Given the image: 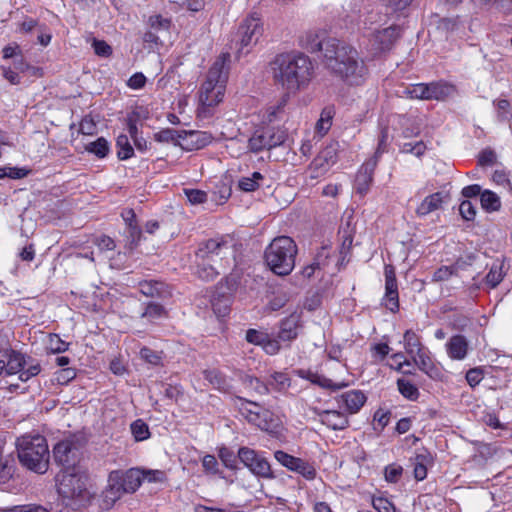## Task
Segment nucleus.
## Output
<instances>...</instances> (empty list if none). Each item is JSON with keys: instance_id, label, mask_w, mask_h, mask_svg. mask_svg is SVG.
Returning <instances> with one entry per match:
<instances>
[{"instance_id": "nucleus-1", "label": "nucleus", "mask_w": 512, "mask_h": 512, "mask_svg": "<svg viewBox=\"0 0 512 512\" xmlns=\"http://www.w3.org/2000/svg\"><path fill=\"white\" fill-rule=\"evenodd\" d=\"M325 34L319 29L308 30L300 36L299 45L311 53L323 52L326 68L346 85H363L369 70L357 50L338 39H325Z\"/></svg>"}, {"instance_id": "nucleus-2", "label": "nucleus", "mask_w": 512, "mask_h": 512, "mask_svg": "<svg viewBox=\"0 0 512 512\" xmlns=\"http://www.w3.org/2000/svg\"><path fill=\"white\" fill-rule=\"evenodd\" d=\"M271 70L275 84L285 91L286 97L308 88L315 76L312 60L302 52L276 55Z\"/></svg>"}, {"instance_id": "nucleus-3", "label": "nucleus", "mask_w": 512, "mask_h": 512, "mask_svg": "<svg viewBox=\"0 0 512 512\" xmlns=\"http://www.w3.org/2000/svg\"><path fill=\"white\" fill-rule=\"evenodd\" d=\"M230 53L222 52L208 69L198 91L199 103L196 109L198 118L213 116L215 108L224 100L229 77Z\"/></svg>"}, {"instance_id": "nucleus-4", "label": "nucleus", "mask_w": 512, "mask_h": 512, "mask_svg": "<svg viewBox=\"0 0 512 512\" xmlns=\"http://www.w3.org/2000/svg\"><path fill=\"white\" fill-rule=\"evenodd\" d=\"M20 463L27 469L44 474L49 467L47 440L40 434H25L16 440Z\"/></svg>"}, {"instance_id": "nucleus-5", "label": "nucleus", "mask_w": 512, "mask_h": 512, "mask_svg": "<svg viewBox=\"0 0 512 512\" xmlns=\"http://www.w3.org/2000/svg\"><path fill=\"white\" fill-rule=\"evenodd\" d=\"M297 252V245L291 237L278 236L266 247L264 259L274 274L287 276L295 267Z\"/></svg>"}, {"instance_id": "nucleus-6", "label": "nucleus", "mask_w": 512, "mask_h": 512, "mask_svg": "<svg viewBox=\"0 0 512 512\" xmlns=\"http://www.w3.org/2000/svg\"><path fill=\"white\" fill-rule=\"evenodd\" d=\"M56 486L59 495L69 502L67 506L75 505L77 509L85 507L91 498L86 487V476L77 471V468L61 469L56 475Z\"/></svg>"}, {"instance_id": "nucleus-7", "label": "nucleus", "mask_w": 512, "mask_h": 512, "mask_svg": "<svg viewBox=\"0 0 512 512\" xmlns=\"http://www.w3.org/2000/svg\"><path fill=\"white\" fill-rule=\"evenodd\" d=\"M236 239L233 235L224 234L201 242L196 251L198 260L212 261L220 267L228 264V256L235 253Z\"/></svg>"}, {"instance_id": "nucleus-8", "label": "nucleus", "mask_w": 512, "mask_h": 512, "mask_svg": "<svg viewBox=\"0 0 512 512\" xmlns=\"http://www.w3.org/2000/svg\"><path fill=\"white\" fill-rule=\"evenodd\" d=\"M240 401L239 412L246 421L262 431L269 433L276 432L279 427V418L269 409L259 403L238 397Z\"/></svg>"}, {"instance_id": "nucleus-9", "label": "nucleus", "mask_w": 512, "mask_h": 512, "mask_svg": "<svg viewBox=\"0 0 512 512\" xmlns=\"http://www.w3.org/2000/svg\"><path fill=\"white\" fill-rule=\"evenodd\" d=\"M286 139L287 133L284 129L263 123L253 131L247 147L250 152L259 153L282 145Z\"/></svg>"}, {"instance_id": "nucleus-10", "label": "nucleus", "mask_w": 512, "mask_h": 512, "mask_svg": "<svg viewBox=\"0 0 512 512\" xmlns=\"http://www.w3.org/2000/svg\"><path fill=\"white\" fill-rule=\"evenodd\" d=\"M239 283V278L231 274L216 285L212 294L211 305L218 317H224L229 314L232 299Z\"/></svg>"}, {"instance_id": "nucleus-11", "label": "nucleus", "mask_w": 512, "mask_h": 512, "mask_svg": "<svg viewBox=\"0 0 512 512\" xmlns=\"http://www.w3.org/2000/svg\"><path fill=\"white\" fill-rule=\"evenodd\" d=\"M455 91V86L445 81L417 83L411 85V87L407 89V93L410 98L437 101L446 100Z\"/></svg>"}, {"instance_id": "nucleus-12", "label": "nucleus", "mask_w": 512, "mask_h": 512, "mask_svg": "<svg viewBox=\"0 0 512 512\" xmlns=\"http://www.w3.org/2000/svg\"><path fill=\"white\" fill-rule=\"evenodd\" d=\"M264 32L263 22L257 13H251L240 23L237 30V37L240 48L237 57H240L242 50L258 43Z\"/></svg>"}, {"instance_id": "nucleus-13", "label": "nucleus", "mask_w": 512, "mask_h": 512, "mask_svg": "<svg viewBox=\"0 0 512 512\" xmlns=\"http://www.w3.org/2000/svg\"><path fill=\"white\" fill-rule=\"evenodd\" d=\"M80 448V440L75 435L65 438L53 448L55 462L62 467L61 469L71 470V468H76V464L79 461Z\"/></svg>"}, {"instance_id": "nucleus-14", "label": "nucleus", "mask_w": 512, "mask_h": 512, "mask_svg": "<svg viewBox=\"0 0 512 512\" xmlns=\"http://www.w3.org/2000/svg\"><path fill=\"white\" fill-rule=\"evenodd\" d=\"M402 32V27L397 24L375 30L369 37V45L374 56L391 51L396 42L401 38Z\"/></svg>"}, {"instance_id": "nucleus-15", "label": "nucleus", "mask_w": 512, "mask_h": 512, "mask_svg": "<svg viewBox=\"0 0 512 512\" xmlns=\"http://www.w3.org/2000/svg\"><path fill=\"white\" fill-rule=\"evenodd\" d=\"M237 457L254 475L262 478L274 477L268 460L254 449L249 447H240Z\"/></svg>"}, {"instance_id": "nucleus-16", "label": "nucleus", "mask_w": 512, "mask_h": 512, "mask_svg": "<svg viewBox=\"0 0 512 512\" xmlns=\"http://www.w3.org/2000/svg\"><path fill=\"white\" fill-rule=\"evenodd\" d=\"M385 293L381 304L392 313L399 312V291L396 277V269L392 264H385Z\"/></svg>"}, {"instance_id": "nucleus-17", "label": "nucleus", "mask_w": 512, "mask_h": 512, "mask_svg": "<svg viewBox=\"0 0 512 512\" xmlns=\"http://www.w3.org/2000/svg\"><path fill=\"white\" fill-rule=\"evenodd\" d=\"M110 480L115 481L124 493H134L143 482L141 469L130 468L126 471L113 470L110 473Z\"/></svg>"}, {"instance_id": "nucleus-18", "label": "nucleus", "mask_w": 512, "mask_h": 512, "mask_svg": "<svg viewBox=\"0 0 512 512\" xmlns=\"http://www.w3.org/2000/svg\"><path fill=\"white\" fill-rule=\"evenodd\" d=\"M377 165L376 158H369L359 167L354 180L356 194L364 197L369 192Z\"/></svg>"}, {"instance_id": "nucleus-19", "label": "nucleus", "mask_w": 512, "mask_h": 512, "mask_svg": "<svg viewBox=\"0 0 512 512\" xmlns=\"http://www.w3.org/2000/svg\"><path fill=\"white\" fill-rule=\"evenodd\" d=\"M302 329V316L294 312L280 321L277 337L283 342H292L297 339Z\"/></svg>"}, {"instance_id": "nucleus-20", "label": "nucleus", "mask_w": 512, "mask_h": 512, "mask_svg": "<svg viewBox=\"0 0 512 512\" xmlns=\"http://www.w3.org/2000/svg\"><path fill=\"white\" fill-rule=\"evenodd\" d=\"M335 401L339 409L348 414L358 413L367 401V396L361 390H349L337 395Z\"/></svg>"}, {"instance_id": "nucleus-21", "label": "nucleus", "mask_w": 512, "mask_h": 512, "mask_svg": "<svg viewBox=\"0 0 512 512\" xmlns=\"http://www.w3.org/2000/svg\"><path fill=\"white\" fill-rule=\"evenodd\" d=\"M313 412L318 417L319 422L330 430H344L349 426L348 416L342 411L314 408Z\"/></svg>"}, {"instance_id": "nucleus-22", "label": "nucleus", "mask_w": 512, "mask_h": 512, "mask_svg": "<svg viewBox=\"0 0 512 512\" xmlns=\"http://www.w3.org/2000/svg\"><path fill=\"white\" fill-rule=\"evenodd\" d=\"M139 291L149 298L167 299L172 296L171 287L160 280H142L138 283Z\"/></svg>"}, {"instance_id": "nucleus-23", "label": "nucleus", "mask_w": 512, "mask_h": 512, "mask_svg": "<svg viewBox=\"0 0 512 512\" xmlns=\"http://www.w3.org/2000/svg\"><path fill=\"white\" fill-rule=\"evenodd\" d=\"M448 357L454 361L464 360L469 351V342L462 334H455L445 344Z\"/></svg>"}, {"instance_id": "nucleus-24", "label": "nucleus", "mask_w": 512, "mask_h": 512, "mask_svg": "<svg viewBox=\"0 0 512 512\" xmlns=\"http://www.w3.org/2000/svg\"><path fill=\"white\" fill-rule=\"evenodd\" d=\"M444 202L442 192H435L426 196L416 208V214L419 217H425L428 214L440 209Z\"/></svg>"}, {"instance_id": "nucleus-25", "label": "nucleus", "mask_w": 512, "mask_h": 512, "mask_svg": "<svg viewBox=\"0 0 512 512\" xmlns=\"http://www.w3.org/2000/svg\"><path fill=\"white\" fill-rule=\"evenodd\" d=\"M403 344L405 352L411 357H414L427 348L422 343L421 336L412 329H408L404 332Z\"/></svg>"}, {"instance_id": "nucleus-26", "label": "nucleus", "mask_w": 512, "mask_h": 512, "mask_svg": "<svg viewBox=\"0 0 512 512\" xmlns=\"http://www.w3.org/2000/svg\"><path fill=\"white\" fill-rule=\"evenodd\" d=\"M412 358L418 365V368L429 377L435 378L439 375V369L430 356V351L428 348H426L424 351H421L419 354H416Z\"/></svg>"}, {"instance_id": "nucleus-27", "label": "nucleus", "mask_w": 512, "mask_h": 512, "mask_svg": "<svg viewBox=\"0 0 512 512\" xmlns=\"http://www.w3.org/2000/svg\"><path fill=\"white\" fill-rule=\"evenodd\" d=\"M504 267V261L496 260L492 263L484 279V283L489 289L496 288L503 281L506 275Z\"/></svg>"}, {"instance_id": "nucleus-28", "label": "nucleus", "mask_w": 512, "mask_h": 512, "mask_svg": "<svg viewBox=\"0 0 512 512\" xmlns=\"http://www.w3.org/2000/svg\"><path fill=\"white\" fill-rule=\"evenodd\" d=\"M27 354H24L18 350L11 349L7 353V375H20L23 368H25Z\"/></svg>"}, {"instance_id": "nucleus-29", "label": "nucleus", "mask_w": 512, "mask_h": 512, "mask_svg": "<svg viewBox=\"0 0 512 512\" xmlns=\"http://www.w3.org/2000/svg\"><path fill=\"white\" fill-rule=\"evenodd\" d=\"M203 376L214 389L220 392H227L230 388L226 375L219 369H205L203 370Z\"/></svg>"}, {"instance_id": "nucleus-30", "label": "nucleus", "mask_w": 512, "mask_h": 512, "mask_svg": "<svg viewBox=\"0 0 512 512\" xmlns=\"http://www.w3.org/2000/svg\"><path fill=\"white\" fill-rule=\"evenodd\" d=\"M492 103L495 108L497 121L507 123L512 128V103L502 98L494 99Z\"/></svg>"}, {"instance_id": "nucleus-31", "label": "nucleus", "mask_w": 512, "mask_h": 512, "mask_svg": "<svg viewBox=\"0 0 512 512\" xmlns=\"http://www.w3.org/2000/svg\"><path fill=\"white\" fill-rule=\"evenodd\" d=\"M182 133L189 138L190 149L199 150L212 143L214 137L207 131H182Z\"/></svg>"}, {"instance_id": "nucleus-32", "label": "nucleus", "mask_w": 512, "mask_h": 512, "mask_svg": "<svg viewBox=\"0 0 512 512\" xmlns=\"http://www.w3.org/2000/svg\"><path fill=\"white\" fill-rule=\"evenodd\" d=\"M329 162L326 156L318 155L316 156L309 166L307 167L308 177L311 180H316L322 176H324L329 170Z\"/></svg>"}, {"instance_id": "nucleus-33", "label": "nucleus", "mask_w": 512, "mask_h": 512, "mask_svg": "<svg viewBox=\"0 0 512 512\" xmlns=\"http://www.w3.org/2000/svg\"><path fill=\"white\" fill-rule=\"evenodd\" d=\"M166 317H168V311L162 304L156 302L146 303L141 313V318L147 319L150 322Z\"/></svg>"}, {"instance_id": "nucleus-34", "label": "nucleus", "mask_w": 512, "mask_h": 512, "mask_svg": "<svg viewBox=\"0 0 512 512\" xmlns=\"http://www.w3.org/2000/svg\"><path fill=\"white\" fill-rule=\"evenodd\" d=\"M339 235L341 236V245L339 248V254H340L341 263H343L344 261L347 260V257L351 253L353 240H354V234H353L352 230L349 228V226H347L346 228L341 229L339 231Z\"/></svg>"}, {"instance_id": "nucleus-35", "label": "nucleus", "mask_w": 512, "mask_h": 512, "mask_svg": "<svg viewBox=\"0 0 512 512\" xmlns=\"http://www.w3.org/2000/svg\"><path fill=\"white\" fill-rule=\"evenodd\" d=\"M458 262L452 264V265H442L439 268H437L431 278V282L433 283H439V282H445L450 280L452 277L458 275Z\"/></svg>"}, {"instance_id": "nucleus-36", "label": "nucleus", "mask_w": 512, "mask_h": 512, "mask_svg": "<svg viewBox=\"0 0 512 512\" xmlns=\"http://www.w3.org/2000/svg\"><path fill=\"white\" fill-rule=\"evenodd\" d=\"M219 267L218 265L215 266V263L212 261L199 260L196 273L200 279L212 281L219 275Z\"/></svg>"}, {"instance_id": "nucleus-37", "label": "nucleus", "mask_w": 512, "mask_h": 512, "mask_svg": "<svg viewBox=\"0 0 512 512\" xmlns=\"http://www.w3.org/2000/svg\"><path fill=\"white\" fill-rule=\"evenodd\" d=\"M125 493L120 490L118 484L115 481L110 480L108 476V486L103 492V502L106 508H110L114 503L119 500Z\"/></svg>"}, {"instance_id": "nucleus-38", "label": "nucleus", "mask_w": 512, "mask_h": 512, "mask_svg": "<svg viewBox=\"0 0 512 512\" xmlns=\"http://www.w3.org/2000/svg\"><path fill=\"white\" fill-rule=\"evenodd\" d=\"M25 362V368H23L19 375V380L22 382L29 381L31 378L38 376L42 371L41 364L37 359L28 355Z\"/></svg>"}, {"instance_id": "nucleus-39", "label": "nucleus", "mask_w": 512, "mask_h": 512, "mask_svg": "<svg viewBox=\"0 0 512 512\" xmlns=\"http://www.w3.org/2000/svg\"><path fill=\"white\" fill-rule=\"evenodd\" d=\"M268 386L270 389L277 392H285L291 386V378L287 373L274 372L270 376Z\"/></svg>"}, {"instance_id": "nucleus-40", "label": "nucleus", "mask_w": 512, "mask_h": 512, "mask_svg": "<svg viewBox=\"0 0 512 512\" xmlns=\"http://www.w3.org/2000/svg\"><path fill=\"white\" fill-rule=\"evenodd\" d=\"M85 150L99 159L105 158L110 152L109 142L104 137H99L95 141L86 145Z\"/></svg>"}, {"instance_id": "nucleus-41", "label": "nucleus", "mask_w": 512, "mask_h": 512, "mask_svg": "<svg viewBox=\"0 0 512 512\" xmlns=\"http://www.w3.org/2000/svg\"><path fill=\"white\" fill-rule=\"evenodd\" d=\"M480 203L482 208L488 212L498 211L501 207L499 196L491 190H484L481 193Z\"/></svg>"}, {"instance_id": "nucleus-42", "label": "nucleus", "mask_w": 512, "mask_h": 512, "mask_svg": "<svg viewBox=\"0 0 512 512\" xmlns=\"http://www.w3.org/2000/svg\"><path fill=\"white\" fill-rule=\"evenodd\" d=\"M397 388L400 394L410 401H416L419 398V390L417 386L410 380L404 378L398 379Z\"/></svg>"}, {"instance_id": "nucleus-43", "label": "nucleus", "mask_w": 512, "mask_h": 512, "mask_svg": "<svg viewBox=\"0 0 512 512\" xmlns=\"http://www.w3.org/2000/svg\"><path fill=\"white\" fill-rule=\"evenodd\" d=\"M117 157L120 160H128L134 156V149L130 144L129 138L121 134L116 139Z\"/></svg>"}, {"instance_id": "nucleus-44", "label": "nucleus", "mask_w": 512, "mask_h": 512, "mask_svg": "<svg viewBox=\"0 0 512 512\" xmlns=\"http://www.w3.org/2000/svg\"><path fill=\"white\" fill-rule=\"evenodd\" d=\"M334 117V109L333 107H325L321 114L320 118L316 123V131L324 136L331 128L332 119Z\"/></svg>"}, {"instance_id": "nucleus-45", "label": "nucleus", "mask_w": 512, "mask_h": 512, "mask_svg": "<svg viewBox=\"0 0 512 512\" xmlns=\"http://www.w3.org/2000/svg\"><path fill=\"white\" fill-rule=\"evenodd\" d=\"M244 385L247 389L254 391L258 395H267L270 392L268 382L265 383L255 376L247 375L244 379Z\"/></svg>"}, {"instance_id": "nucleus-46", "label": "nucleus", "mask_w": 512, "mask_h": 512, "mask_svg": "<svg viewBox=\"0 0 512 512\" xmlns=\"http://www.w3.org/2000/svg\"><path fill=\"white\" fill-rule=\"evenodd\" d=\"M311 383L318 385L321 388L337 391L344 388L347 384L344 382L335 383L330 378H327L320 374H311L309 377Z\"/></svg>"}, {"instance_id": "nucleus-47", "label": "nucleus", "mask_w": 512, "mask_h": 512, "mask_svg": "<svg viewBox=\"0 0 512 512\" xmlns=\"http://www.w3.org/2000/svg\"><path fill=\"white\" fill-rule=\"evenodd\" d=\"M263 178L260 172H253L251 177H242L238 181V187L244 192H254L260 187L259 181Z\"/></svg>"}, {"instance_id": "nucleus-48", "label": "nucleus", "mask_w": 512, "mask_h": 512, "mask_svg": "<svg viewBox=\"0 0 512 512\" xmlns=\"http://www.w3.org/2000/svg\"><path fill=\"white\" fill-rule=\"evenodd\" d=\"M183 138L182 131L173 128H164L154 134V140L159 143H176Z\"/></svg>"}, {"instance_id": "nucleus-49", "label": "nucleus", "mask_w": 512, "mask_h": 512, "mask_svg": "<svg viewBox=\"0 0 512 512\" xmlns=\"http://www.w3.org/2000/svg\"><path fill=\"white\" fill-rule=\"evenodd\" d=\"M293 472L300 474L306 480L312 481L317 476V471L314 465L307 460L300 458L299 462L296 464Z\"/></svg>"}, {"instance_id": "nucleus-50", "label": "nucleus", "mask_w": 512, "mask_h": 512, "mask_svg": "<svg viewBox=\"0 0 512 512\" xmlns=\"http://www.w3.org/2000/svg\"><path fill=\"white\" fill-rule=\"evenodd\" d=\"M131 433L136 441H144L150 437V431L148 425L142 420L137 419L132 422Z\"/></svg>"}, {"instance_id": "nucleus-51", "label": "nucleus", "mask_w": 512, "mask_h": 512, "mask_svg": "<svg viewBox=\"0 0 512 512\" xmlns=\"http://www.w3.org/2000/svg\"><path fill=\"white\" fill-rule=\"evenodd\" d=\"M76 376L77 370L75 368H61L54 373L53 381L58 385H68Z\"/></svg>"}, {"instance_id": "nucleus-52", "label": "nucleus", "mask_w": 512, "mask_h": 512, "mask_svg": "<svg viewBox=\"0 0 512 512\" xmlns=\"http://www.w3.org/2000/svg\"><path fill=\"white\" fill-rule=\"evenodd\" d=\"M320 257H325V258L328 257V248L327 247H321V250H320V252H318L314 261L302 269L301 274L303 275V277L309 279L315 274L316 270L320 269V266H321V263L319 261Z\"/></svg>"}, {"instance_id": "nucleus-53", "label": "nucleus", "mask_w": 512, "mask_h": 512, "mask_svg": "<svg viewBox=\"0 0 512 512\" xmlns=\"http://www.w3.org/2000/svg\"><path fill=\"white\" fill-rule=\"evenodd\" d=\"M274 458L285 468L290 471L295 469L296 464L299 462L300 458L295 457L293 455L288 454L285 451L277 450L274 452Z\"/></svg>"}, {"instance_id": "nucleus-54", "label": "nucleus", "mask_w": 512, "mask_h": 512, "mask_svg": "<svg viewBox=\"0 0 512 512\" xmlns=\"http://www.w3.org/2000/svg\"><path fill=\"white\" fill-rule=\"evenodd\" d=\"M427 457L417 455L413 463V475L417 481H422L427 477Z\"/></svg>"}, {"instance_id": "nucleus-55", "label": "nucleus", "mask_w": 512, "mask_h": 512, "mask_svg": "<svg viewBox=\"0 0 512 512\" xmlns=\"http://www.w3.org/2000/svg\"><path fill=\"white\" fill-rule=\"evenodd\" d=\"M218 457L226 468L231 470L236 469L237 457L231 449L227 447H221L218 450Z\"/></svg>"}, {"instance_id": "nucleus-56", "label": "nucleus", "mask_w": 512, "mask_h": 512, "mask_svg": "<svg viewBox=\"0 0 512 512\" xmlns=\"http://www.w3.org/2000/svg\"><path fill=\"white\" fill-rule=\"evenodd\" d=\"M287 103V99L283 97L281 101L274 106H270L266 110V114L264 116L265 121H263L264 124H271L273 121H275L280 114L284 112V107Z\"/></svg>"}, {"instance_id": "nucleus-57", "label": "nucleus", "mask_w": 512, "mask_h": 512, "mask_svg": "<svg viewBox=\"0 0 512 512\" xmlns=\"http://www.w3.org/2000/svg\"><path fill=\"white\" fill-rule=\"evenodd\" d=\"M413 0H381L382 5L391 13H400L406 10Z\"/></svg>"}, {"instance_id": "nucleus-58", "label": "nucleus", "mask_w": 512, "mask_h": 512, "mask_svg": "<svg viewBox=\"0 0 512 512\" xmlns=\"http://www.w3.org/2000/svg\"><path fill=\"white\" fill-rule=\"evenodd\" d=\"M69 344L61 339L58 334H50L48 339V349L51 353L57 354L68 350Z\"/></svg>"}, {"instance_id": "nucleus-59", "label": "nucleus", "mask_w": 512, "mask_h": 512, "mask_svg": "<svg viewBox=\"0 0 512 512\" xmlns=\"http://www.w3.org/2000/svg\"><path fill=\"white\" fill-rule=\"evenodd\" d=\"M268 333L264 331H260L254 328H250L246 331L245 339L248 343L261 346L264 344L265 340L268 337Z\"/></svg>"}, {"instance_id": "nucleus-60", "label": "nucleus", "mask_w": 512, "mask_h": 512, "mask_svg": "<svg viewBox=\"0 0 512 512\" xmlns=\"http://www.w3.org/2000/svg\"><path fill=\"white\" fill-rule=\"evenodd\" d=\"M202 467L205 474L217 475L219 474V464L214 455L206 454L202 458Z\"/></svg>"}, {"instance_id": "nucleus-61", "label": "nucleus", "mask_w": 512, "mask_h": 512, "mask_svg": "<svg viewBox=\"0 0 512 512\" xmlns=\"http://www.w3.org/2000/svg\"><path fill=\"white\" fill-rule=\"evenodd\" d=\"M97 132V125L90 115H85L79 123V133L83 135H94Z\"/></svg>"}, {"instance_id": "nucleus-62", "label": "nucleus", "mask_w": 512, "mask_h": 512, "mask_svg": "<svg viewBox=\"0 0 512 512\" xmlns=\"http://www.w3.org/2000/svg\"><path fill=\"white\" fill-rule=\"evenodd\" d=\"M94 53L99 57L108 58L112 55V47L104 40L94 39L92 42Z\"/></svg>"}, {"instance_id": "nucleus-63", "label": "nucleus", "mask_w": 512, "mask_h": 512, "mask_svg": "<svg viewBox=\"0 0 512 512\" xmlns=\"http://www.w3.org/2000/svg\"><path fill=\"white\" fill-rule=\"evenodd\" d=\"M148 24L154 30H169L171 26V20L164 18L160 14H157L149 17Z\"/></svg>"}, {"instance_id": "nucleus-64", "label": "nucleus", "mask_w": 512, "mask_h": 512, "mask_svg": "<svg viewBox=\"0 0 512 512\" xmlns=\"http://www.w3.org/2000/svg\"><path fill=\"white\" fill-rule=\"evenodd\" d=\"M466 381L472 387H476L484 378V371L481 367H474L466 372Z\"/></svg>"}]
</instances>
